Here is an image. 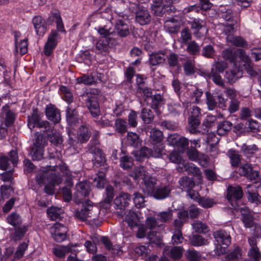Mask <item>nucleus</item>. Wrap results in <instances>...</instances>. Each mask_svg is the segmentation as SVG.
<instances>
[{
	"mask_svg": "<svg viewBox=\"0 0 261 261\" xmlns=\"http://www.w3.org/2000/svg\"><path fill=\"white\" fill-rule=\"evenodd\" d=\"M163 101V97L161 95L158 94L153 95L149 100L147 101V103L151 108L157 109L161 105Z\"/></svg>",
	"mask_w": 261,
	"mask_h": 261,
	"instance_id": "48",
	"label": "nucleus"
},
{
	"mask_svg": "<svg viewBox=\"0 0 261 261\" xmlns=\"http://www.w3.org/2000/svg\"><path fill=\"white\" fill-rule=\"evenodd\" d=\"M84 96L86 97L85 100L86 107L88 108L91 115L94 118H96L100 114V110L98 98L96 95L91 93H87Z\"/></svg>",
	"mask_w": 261,
	"mask_h": 261,
	"instance_id": "6",
	"label": "nucleus"
},
{
	"mask_svg": "<svg viewBox=\"0 0 261 261\" xmlns=\"http://www.w3.org/2000/svg\"><path fill=\"white\" fill-rule=\"evenodd\" d=\"M141 118L146 124L151 123L154 119V114L151 110L143 108L141 110Z\"/></svg>",
	"mask_w": 261,
	"mask_h": 261,
	"instance_id": "44",
	"label": "nucleus"
},
{
	"mask_svg": "<svg viewBox=\"0 0 261 261\" xmlns=\"http://www.w3.org/2000/svg\"><path fill=\"white\" fill-rule=\"evenodd\" d=\"M164 27L169 33L177 34L180 28V22L178 19L170 18L165 21Z\"/></svg>",
	"mask_w": 261,
	"mask_h": 261,
	"instance_id": "22",
	"label": "nucleus"
},
{
	"mask_svg": "<svg viewBox=\"0 0 261 261\" xmlns=\"http://www.w3.org/2000/svg\"><path fill=\"white\" fill-rule=\"evenodd\" d=\"M130 9L135 11V20L143 26L150 23L152 16L147 8L138 4H133Z\"/></svg>",
	"mask_w": 261,
	"mask_h": 261,
	"instance_id": "2",
	"label": "nucleus"
},
{
	"mask_svg": "<svg viewBox=\"0 0 261 261\" xmlns=\"http://www.w3.org/2000/svg\"><path fill=\"white\" fill-rule=\"evenodd\" d=\"M59 38L58 31L52 30L48 36L47 41L44 46L43 52L46 56L48 57L51 55L58 44Z\"/></svg>",
	"mask_w": 261,
	"mask_h": 261,
	"instance_id": "7",
	"label": "nucleus"
},
{
	"mask_svg": "<svg viewBox=\"0 0 261 261\" xmlns=\"http://www.w3.org/2000/svg\"><path fill=\"white\" fill-rule=\"evenodd\" d=\"M32 23L36 34L40 36H43L47 30L45 20L42 16L38 15L33 18Z\"/></svg>",
	"mask_w": 261,
	"mask_h": 261,
	"instance_id": "11",
	"label": "nucleus"
},
{
	"mask_svg": "<svg viewBox=\"0 0 261 261\" xmlns=\"http://www.w3.org/2000/svg\"><path fill=\"white\" fill-rule=\"evenodd\" d=\"M230 159V163L232 167H238L241 162V155L239 152L234 149H230L227 153Z\"/></svg>",
	"mask_w": 261,
	"mask_h": 261,
	"instance_id": "30",
	"label": "nucleus"
},
{
	"mask_svg": "<svg viewBox=\"0 0 261 261\" xmlns=\"http://www.w3.org/2000/svg\"><path fill=\"white\" fill-rule=\"evenodd\" d=\"M191 244L194 246H201L208 244L207 240L199 234L193 235L190 239Z\"/></svg>",
	"mask_w": 261,
	"mask_h": 261,
	"instance_id": "47",
	"label": "nucleus"
},
{
	"mask_svg": "<svg viewBox=\"0 0 261 261\" xmlns=\"http://www.w3.org/2000/svg\"><path fill=\"white\" fill-rule=\"evenodd\" d=\"M186 92L193 103H199L203 94V91L201 89L193 86H191L190 88H188Z\"/></svg>",
	"mask_w": 261,
	"mask_h": 261,
	"instance_id": "24",
	"label": "nucleus"
},
{
	"mask_svg": "<svg viewBox=\"0 0 261 261\" xmlns=\"http://www.w3.org/2000/svg\"><path fill=\"white\" fill-rule=\"evenodd\" d=\"M186 255L190 261L200 260L201 254L194 249L187 250Z\"/></svg>",
	"mask_w": 261,
	"mask_h": 261,
	"instance_id": "64",
	"label": "nucleus"
},
{
	"mask_svg": "<svg viewBox=\"0 0 261 261\" xmlns=\"http://www.w3.org/2000/svg\"><path fill=\"white\" fill-rule=\"evenodd\" d=\"M14 192L13 188L10 185H2L0 187V202L3 201L5 199L8 198L12 192Z\"/></svg>",
	"mask_w": 261,
	"mask_h": 261,
	"instance_id": "45",
	"label": "nucleus"
},
{
	"mask_svg": "<svg viewBox=\"0 0 261 261\" xmlns=\"http://www.w3.org/2000/svg\"><path fill=\"white\" fill-rule=\"evenodd\" d=\"M106 197L103 201L100 203V205L103 208H108L109 207L114 196V189L112 186H108L106 188Z\"/></svg>",
	"mask_w": 261,
	"mask_h": 261,
	"instance_id": "31",
	"label": "nucleus"
},
{
	"mask_svg": "<svg viewBox=\"0 0 261 261\" xmlns=\"http://www.w3.org/2000/svg\"><path fill=\"white\" fill-rule=\"evenodd\" d=\"M232 124L229 121L219 122L217 126V133L220 136L226 134L232 128Z\"/></svg>",
	"mask_w": 261,
	"mask_h": 261,
	"instance_id": "39",
	"label": "nucleus"
},
{
	"mask_svg": "<svg viewBox=\"0 0 261 261\" xmlns=\"http://www.w3.org/2000/svg\"><path fill=\"white\" fill-rule=\"evenodd\" d=\"M41 119V113L37 109L33 111L31 116H28V126L32 130L35 127V124Z\"/></svg>",
	"mask_w": 261,
	"mask_h": 261,
	"instance_id": "35",
	"label": "nucleus"
},
{
	"mask_svg": "<svg viewBox=\"0 0 261 261\" xmlns=\"http://www.w3.org/2000/svg\"><path fill=\"white\" fill-rule=\"evenodd\" d=\"M60 91L63 99L66 101L68 105H73V96L69 88L65 86H61Z\"/></svg>",
	"mask_w": 261,
	"mask_h": 261,
	"instance_id": "38",
	"label": "nucleus"
},
{
	"mask_svg": "<svg viewBox=\"0 0 261 261\" xmlns=\"http://www.w3.org/2000/svg\"><path fill=\"white\" fill-rule=\"evenodd\" d=\"M173 211L168 209L167 211H163L157 214L158 220L161 222L167 223L172 220L173 218Z\"/></svg>",
	"mask_w": 261,
	"mask_h": 261,
	"instance_id": "46",
	"label": "nucleus"
},
{
	"mask_svg": "<svg viewBox=\"0 0 261 261\" xmlns=\"http://www.w3.org/2000/svg\"><path fill=\"white\" fill-rule=\"evenodd\" d=\"M172 188L169 186H161L156 187L151 195L158 200H162L169 196Z\"/></svg>",
	"mask_w": 261,
	"mask_h": 261,
	"instance_id": "17",
	"label": "nucleus"
},
{
	"mask_svg": "<svg viewBox=\"0 0 261 261\" xmlns=\"http://www.w3.org/2000/svg\"><path fill=\"white\" fill-rule=\"evenodd\" d=\"M184 249L180 246H174L171 248L169 253L170 256L174 260L178 259L182 255Z\"/></svg>",
	"mask_w": 261,
	"mask_h": 261,
	"instance_id": "58",
	"label": "nucleus"
},
{
	"mask_svg": "<svg viewBox=\"0 0 261 261\" xmlns=\"http://www.w3.org/2000/svg\"><path fill=\"white\" fill-rule=\"evenodd\" d=\"M241 256L242 249L240 247H237L232 251L222 258V261H238L241 258Z\"/></svg>",
	"mask_w": 261,
	"mask_h": 261,
	"instance_id": "37",
	"label": "nucleus"
},
{
	"mask_svg": "<svg viewBox=\"0 0 261 261\" xmlns=\"http://www.w3.org/2000/svg\"><path fill=\"white\" fill-rule=\"evenodd\" d=\"M47 214L50 220L56 221L63 217V210L61 208L51 206L47 209Z\"/></svg>",
	"mask_w": 261,
	"mask_h": 261,
	"instance_id": "32",
	"label": "nucleus"
},
{
	"mask_svg": "<svg viewBox=\"0 0 261 261\" xmlns=\"http://www.w3.org/2000/svg\"><path fill=\"white\" fill-rule=\"evenodd\" d=\"M75 189L76 192L74 194V198L76 203H80L84 198L89 194L90 182L87 181L79 182L76 185Z\"/></svg>",
	"mask_w": 261,
	"mask_h": 261,
	"instance_id": "8",
	"label": "nucleus"
},
{
	"mask_svg": "<svg viewBox=\"0 0 261 261\" xmlns=\"http://www.w3.org/2000/svg\"><path fill=\"white\" fill-rule=\"evenodd\" d=\"M7 220V222L13 226H18L22 223V219L21 216L16 212H13L8 216Z\"/></svg>",
	"mask_w": 261,
	"mask_h": 261,
	"instance_id": "49",
	"label": "nucleus"
},
{
	"mask_svg": "<svg viewBox=\"0 0 261 261\" xmlns=\"http://www.w3.org/2000/svg\"><path fill=\"white\" fill-rule=\"evenodd\" d=\"M71 251V248L68 246L62 245L53 248V252L57 256L60 258L64 257L65 254Z\"/></svg>",
	"mask_w": 261,
	"mask_h": 261,
	"instance_id": "52",
	"label": "nucleus"
},
{
	"mask_svg": "<svg viewBox=\"0 0 261 261\" xmlns=\"http://www.w3.org/2000/svg\"><path fill=\"white\" fill-rule=\"evenodd\" d=\"M124 20L122 19L114 20L115 33L121 37H125L129 34V26Z\"/></svg>",
	"mask_w": 261,
	"mask_h": 261,
	"instance_id": "13",
	"label": "nucleus"
},
{
	"mask_svg": "<svg viewBox=\"0 0 261 261\" xmlns=\"http://www.w3.org/2000/svg\"><path fill=\"white\" fill-rule=\"evenodd\" d=\"M223 33L226 35V39L228 43H230L238 47H245L247 46V43L243 38L240 36H233L234 32L230 33H227V32Z\"/></svg>",
	"mask_w": 261,
	"mask_h": 261,
	"instance_id": "19",
	"label": "nucleus"
},
{
	"mask_svg": "<svg viewBox=\"0 0 261 261\" xmlns=\"http://www.w3.org/2000/svg\"><path fill=\"white\" fill-rule=\"evenodd\" d=\"M181 36V42L182 44H187L192 39V34L190 32V29L187 28H184L180 32Z\"/></svg>",
	"mask_w": 261,
	"mask_h": 261,
	"instance_id": "61",
	"label": "nucleus"
},
{
	"mask_svg": "<svg viewBox=\"0 0 261 261\" xmlns=\"http://www.w3.org/2000/svg\"><path fill=\"white\" fill-rule=\"evenodd\" d=\"M46 115L48 119L55 123L60 120V111L54 105H50L46 107Z\"/></svg>",
	"mask_w": 261,
	"mask_h": 261,
	"instance_id": "21",
	"label": "nucleus"
},
{
	"mask_svg": "<svg viewBox=\"0 0 261 261\" xmlns=\"http://www.w3.org/2000/svg\"><path fill=\"white\" fill-rule=\"evenodd\" d=\"M213 236L218 242L220 245L228 246L231 243V237L230 235L224 230H218L214 232Z\"/></svg>",
	"mask_w": 261,
	"mask_h": 261,
	"instance_id": "18",
	"label": "nucleus"
},
{
	"mask_svg": "<svg viewBox=\"0 0 261 261\" xmlns=\"http://www.w3.org/2000/svg\"><path fill=\"white\" fill-rule=\"evenodd\" d=\"M218 16L224 22L219 24V29L223 32L230 33L235 32L234 27L237 25V21L234 18L232 11L225 7L221 6L219 9Z\"/></svg>",
	"mask_w": 261,
	"mask_h": 261,
	"instance_id": "1",
	"label": "nucleus"
},
{
	"mask_svg": "<svg viewBox=\"0 0 261 261\" xmlns=\"http://www.w3.org/2000/svg\"><path fill=\"white\" fill-rule=\"evenodd\" d=\"M186 45H187L186 51L190 55L192 56H197L199 55L201 47L195 41H191Z\"/></svg>",
	"mask_w": 261,
	"mask_h": 261,
	"instance_id": "40",
	"label": "nucleus"
},
{
	"mask_svg": "<svg viewBox=\"0 0 261 261\" xmlns=\"http://www.w3.org/2000/svg\"><path fill=\"white\" fill-rule=\"evenodd\" d=\"M131 196L125 193H121L114 200V204L117 209L124 210L131 201Z\"/></svg>",
	"mask_w": 261,
	"mask_h": 261,
	"instance_id": "16",
	"label": "nucleus"
},
{
	"mask_svg": "<svg viewBox=\"0 0 261 261\" xmlns=\"http://www.w3.org/2000/svg\"><path fill=\"white\" fill-rule=\"evenodd\" d=\"M198 204L204 208H208L213 207L216 204V202L213 198L208 197H201L198 201Z\"/></svg>",
	"mask_w": 261,
	"mask_h": 261,
	"instance_id": "53",
	"label": "nucleus"
},
{
	"mask_svg": "<svg viewBox=\"0 0 261 261\" xmlns=\"http://www.w3.org/2000/svg\"><path fill=\"white\" fill-rule=\"evenodd\" d=\"M2 113L5 114V124L6 126L9 127L12 125L15 120V115L14 113L10 109L8 105H6L2 107Z\"/></svg>",
	"mask_w": 261,
	"mask_h": 261,
	"instance_id": "27",
	"label": "nucleus"
},
{
	"mask_svg": "<svg viewBox=\"0 0 261 261\" xmlns=\"http://www.w3.org/2000/svg\"><path fill=\"white\" fill-rule=\"evenodd\" d=\"M167 62L170 67H178L179 65V56L174 53H171L167 57Z\"/></svg>",
	"mask_w": 261,
	"mask_h": 261,
	"instance_id": "54",
	"label": "nucleus"
},
{
	"mask_svg": "<svg viewBox=\"0 0 261 261\" xmlns=\"http://www.w3.org/2000/svg\"><path fill=\"white\" fill-rule=\"evenodd\" d=\"M222 56L224 59L228 60L230 62L233 63L234 65L236 64V61L237 55L232 50L227 49L223 50Z\"/></svg>",
	"mask_w": 261,
	"mask_h": 261,
	"instance_id": "62",
	"label": "nucleus"
},
{
	"mask_svg": "<svg viewBox=\"0 0 261 261\" xmlns=\"http://www.w3.org/2000/svg\"><path fill=\"white\" fill-rule=\"evenodd\" d=\"M78 105L74 102L69 105L66 109V120L70 125H74L78 120V112L76 110Z\"/></svg>",
	"mask_w": 261,
	"mask_h": 261,
	"instance_id": "15",
	"label": "nucleus"
},
{
	"mask_svg": "<svg viewBox=\"0 0 261 261\" xmlns=\"http://www.w3.org/2000/svg\"><path fill=\"white\" fill-rule=\"evenodd\" d=\"M180 188L182 190L187 191L192 189L195 185V182L193 179L188 176H183L178 180Z\"/></svg>",
	"mask_w": 261,
	"mask_h": 261,
	"instance_id": "33",
	"label": "nucleus"
},
{
	"mask_svg": "<svg viewBox=\"0 0 261 261\" xmlns=\"http://www.w3.org/2000/svg\"><path fill=\"white\" fill-rule=\"evenodd\" d=\"M183 68L185 74L186 75L189 76L194 74L196 69L195 60L190 59L186 60L183 64Z\"/></svg>",
	"mask_w": 261,
	"mask_h": 261,
	"instance_id": "36",
	"label": "nucleus"
},
{
	"mask_svg": "<svg viewBox=\"0 0 261 261\" xmlns=\"http://www.w3.org/2000/svg\"><path fill=\"white\" fill-rule=\"evenodd\" d=\"M14 227H15V231L14 232V237L15 239L20 240L22 238L27 231V226L20 224L18 226Z\"/></svg>",
	"mask_w": 261,
	"mask_h": 261,
	"instance_id": "63",
	"label": "nucleus"
},
{
	"mask_svg": "<svg viewBox=\"0 0 261 261\" xmlns=\"http://www.w3.org/2000/svg\"><path fill=\"white\" fill-rule=\"evenodd\" d=\"M91 133L89 128L85 125H81L79 129L77 141L81 143L87 142L90 138Z\"/></svg>",
	"mask_w": 261,
	"mask_h": 261,
	"instance_id": "26",
	"label": "nucleus"
},
{
	"mask_svg": "<svg viewBox=\"0 0 261 261\" xmlns=\"http://www.w3.org/2000/svg\"><path fill=\"white\" fill-rule=\"evenodd\" d=\"M94 207L93 203L88 200L85 202L80 209L76 210L74 213V217L81 221H86L93 216Z\"/></svg>",
	"mask_w": 261,
	"mask_h": 261,
	"instance_id": "5",
	"label": "nucleus"
},
{
	"mask_svg": "<svg viewBox=\"0 0 261 261\" xmlns=\"http://www.w3.org/2000/svg\"><path fill=\"white\" fill-rule=\"evenodd\" d=\"M127 4L123 1H119L117 3L114 10L116 17H118L123 19H127L128 18V16L127 14Z\"/></svg>",
	"mask_w": 261,
	"mask_h": 261,
	"instance_id": "20",
	"label": "nucleus"
},
{
	"mask_svg": "<svg viewBox=\"0 0 261 261\" xmlns=\"http://www.w3.org/2000/svg\"><path fill=\"white\" fill-rule=\"evenodd\" d=\"M45 142L43 136L37 133L30 153L34 161H40L43 159L44 146Z\"/></svg>",
	"mask_w": 261,
	"mask_h": 261,
	"instance_id": "4",
	"label": "nucleus"
},
{
	"mask_svg": "<svg viewBox=\"0 0 261 261\" xmlns=\"http://www.w3.org/2000/svg\"><path fill=\"white\" fill-rule=\"evenodd\" d=\"M127 123L122 119H117L115 122V130L121 134H124L127 131Z\"/></svg>",
	"mask_w": 261,
	"mask_h": 261,
	"instance_id": "51",
	"label": "nucleus"
},
{
	"mask_svg": "<svg viewBox=\"0 0 261 261\" xmlns=\"http://www.w3.org/2000/svg\"><path fill=\"white\" fill-rule=\"evenodd\" d=\"M243 195V191L241 186L229 185L227 187L226 199L234 210L238 209V202L242 198Z\"/></svg>",
	"mask_w": 261,
	"mask_h": 261,
	"instance_id": "3",
	"label": "nucleus"
},
{
	"mask_svg": "<svg viewBox=\"0 0 261 261\" xmlns=\"http://www.w3.org/2000/svg\"><path fill=\"white\" fill-rule=\"evenodd\" d=\"M109 40L106 39H101L98 40L96 44V53L100 54L107 53L109 50Z\"/></svg>",
	"mask_w": 261,
	"mask_h": 261,
	"instance_id": "42",
	"label": "nucleus"
},
{
	"mask_svg": "<svg viewBox=\"0 0 261 261\" xmlns=\"http://www.w3.org/2000/svg\"><path fill=\"white\" fill-rule=\"evenodd\" d=\"M145 170L144 167L140 166L135 167L129 174V176L133 178L135 180H138L140 178H143L144 175Z\"/></svg>",
	"mask_w": 261,
	"mask_h": 261,
	"instance_id": "50",
	"label": "nucleus"
},
{
	"mask_svg": "<svg viewBox=\"0 0 261 261\" xmlns=\"http://www.w3.org/2000/svg\"><path fill=\"white\" fill-rule=\"evenodd\" d=\"M257 150L255 145H247L246 144H243L241 148L243 155L247 158L252 156Z\"/></svg>",
	"mask_w": 261,
	"mask_h": 261,
	"instance_id": "41",
	"label": "nucleus"
},
{
	"mask_svg": "<svg viewBox=\"0 0 261 261\" xmlns=\"http://www.w3.org/2000/svg\"><path fill=\"white\" fill-rule=\"evenodd\" d=\"M206 103L209 110H214L217 105L215 97L209 92H205Z\"/></svg>",
	"mask_w": 261,
	"mask_h": 261,
	"instance_id": "55",
	"label": "nucleus"
},
{
	"mask_svg": "<svg viewBox=\"0 0 261 261\" xmlns=\"http://www.w3.org/2000/svg\"><path fill=\"white\" fill-rule=\"evenodd\" d=\"M127 142L130 145L136 147L140 144V139L136 133L130 132L127 133Z\"/></svg>",
	"mask_w": 261,
	"mask_h": 261,
	"instance_id": "56",
	"label": "nucleus"
},
{
	"mask_svg": "<svg viewBox=\"0 0 261 261\" xmlns=\"http://www.w3.org/2000/svg\"><path fill=\"white\" fill-rule=\"evenodd\" d=\"M133 165V159L128 155H123L120 158V166L124 170H127Z\"/></svg>",
	"mask_w": 261,
	"mask_h": 261,
	"instance_id": "57",
	"label": "nucleus"
},
{
	"mask_svg": "<svg viewBox=\"0 0 261 261\" xmlns=\"http://www.w3.org/2000/svg\"><path fill=\"white\" fill-rule=\"evenodd\" d=\"M89 152L93 154L92 162L96 166H103L106 162L105 156L102 150L95 146H90Z\"/></svg>",
	"mask_w": 261,
	"mask_h": 261,
	"instance_id": "12",
	"label": "nucleus"
},
{
	"mask_svg": "<svg viewBox=\"0 0 261 261\" xmlns=\"http://www.w3.org/2000/svg\"><path fill=\"white\" fill-rule=\"evenodd\" d=\"M134 198H133V201L134 203L135 204V205L137 208H141L145 206V199L143 195L139 193V192H135L133 194Z\"/></svg>",
	"mask_w": 261,
	"mask_h": 261,
	"instance_id": "59",
	"label": "nucleus"
},
{
	"mask_svg": "<svg viewBox=\"0 0 261 261\" xmlns=\"http://www.w3.org/2000/svg\"><path fill=\"white\" fill-rule=\"evenodd\" d=\"M240 54L242 60L246 62L245 67L247 73L252 77H256L258 80L260 76V73H261V70H258V71H256L253 68L249 63L250 59L244 50L242 49H240Z\"/></svg>",
	"mask_w": 261,
	"mask_h": 261,
	"instance_id": "14",
	"label": "nucleus"
},
{
	"mask_svg": "<svg viewBox=\"0 0 261 261\" xmlns=\"http://www.w3.org/2000/svg\"><path fill=\"white\" fill-rule=\"evenodd\" d=\"M126 221L131 228L137 227L138 225L139 219L138 215L134 212L129 211L125 217Z\"/></svg>",
	"mask_w": 261,
	"mask_h": 261,
	"instance_id": "43",
	"label": "nucleus"
},
{
	"mask_svg": "<svg viewBox=\"0 0 261 261\" xmlns=\"http://www.w3.org/2000/svg\"><path fill=\"white\" fill-rule=\"evenodd\" d=\"M253 187V186L252 185H247L246 186L247 190L245 191V192L248 200L250 202L258 205L261 203V196L257 192L250 190V189Z\"/></svg>",
	"mask_w": 261,
	"mask_h": 261,
	"instance_id": "23",
	"label": "nucleus"
},
{
	"mask_svg": "<svg viewBox=\"0 0 261 261\" xmlns=\"http://www.w3.org/2000/svg\"><path fill=\"white\" fill-rule=\"evenodd\" d=\"M50 142L56 145H60L63 143V138L61 135L57 132L53 128L50 130L49 133L47 134Z\"/></svg>",
	"mask_w": 261,
	"mask_h": 261,
	"instance_id": "34",
	"label": "nucleus"
},
{
	"mask_svg": "<svg viewBox=\"0 0 261 261\" xmlns=\"http://www.w3.org/2000/svg\"><path fill=\"white\" fill-rule=\"evenodd\" d=\"M144 187L143 191L148 194H151L155 188L156 179L152 176H145L143 179Z\"/></svg>",
	"mask_w": 261,
	"mask_h": 261,
	"instance_id": "28",
	"label": "nucleus"
},
{
	"mask_svg": "<svg viewBox=\"0 0 261 261\" xmlns=\"http://www.w3.org/2000/svg\"><path fill=\"white\" fill-rule=\"evenodd\" d=\"M62 180V176L59 173H48L47 182L56 186L60 184Z\"/></svg>",
	"mask_w": 261,
	"mask_h": 261,
	"instance_id": "60",
	"label": "nucleus"
},
{
	"mask_svg": "<svg viewBox=\"0 0 261 261\" xmlns=\"http://www.w3.org/2000/svg\"><path fill=\"white\" fill-rule=\"evenodd\" d=\"M165 56L166 53L163 50L152 53L149 57V63L152 66L164 63L166 60Z\"/></svg>",
	"mask_w": 261,
	"mask_h": 261,
	"instance_id": "25",
	"label": "nucleus"
},
{
	"mask_svg": "<svg viewBox=\"0 0 261 261\" xmlns=\"http://www.w3.org/2000/svg\"><path fill=\"white\" fill-rule=\"evenodd\" d=\"M54 239L58 242H62L66 239L67 228L63 224L57 223L51 228Z\"/></svg>",
	"mask_w": 261,
	"mask_h": 261,
	"instance_id": "9",
	"label": "nucleus"
},
{
	"mask_svg": "<svg viewBox=\"0 0 261 261\" xmlns=\"http://www.w3.org/2000/svg\"><path fill=\"white\" fill-rule=\"evenodd\" d=\"M202 21L199 19H194L189 22L191 29L193 31V34L196 38H200L203 35L201 30L204 28Z\"/></svg>",
	"mask_w": 261,
	"mask_h": 261,
	"instance_id": "29",
	"label": "nucleus"
},
{
	"mask_svg": "<svg viewBox=\"0 0 261 261\" xmlns=\"http://www.w3.org/2000/svg\"><path fill=\"white\" fill-rule=\"evenodd\" d=\"M248 243L250 248L248 252V255L250 258L244 261H259V258L261 257V253L257 246V241L255 237L249 238Z\"/></svg>",
	"mask_w": 261,
	"mask_h": 261,
	"instance_id": "10",
	"label": "nucleus"
}]
</instances>
